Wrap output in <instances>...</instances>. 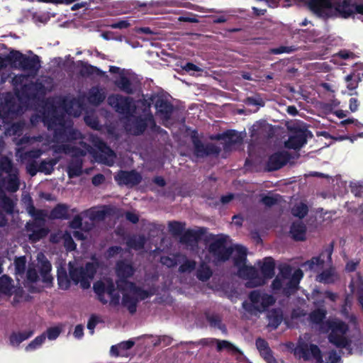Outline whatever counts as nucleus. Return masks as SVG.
I'll use <instances>...</instances> for the list:
<instances>
[{
  "label": "nucleus",
  "mask_w": 363,
  "mask_h": 363,
  "mask_svg": "<svg viewBox=\"0 0 363 363\" xmlns=\"http://www.w3.org/2000/svg\"><path fill=\"white\" fill-rule=\"evenodd\" d=\"M73 335L77 339L82 338L84 335L83 326L82 325H77L74 328Z\"/></svg>",
  "instance_id": "nucleus-56"
},
{
  "label": "nucleus",
  "mask_w": 363,
  "mask_h": 363,
  "mask_svg": "<svg viewBox=\"0 0 363 363\" xmlns=\"http://www.w3.org/2000/svg\"><path fill=\"white\" fill-rule=\"evenodd\" d=\"M303 275V272L299 269H293L289 265H281L279 273L272 284V289L275 292L291 294L298 289Z\"/></svg>",
  "instance_id": "nucleus-6"
},
{
  "label": "nucleus",
  "mask_w": 363,
  "mask_h": 363,
  "mask_svg": "<svg viewBox=\"0 0 363 363\" xmlns=\"http://www.w3.org/2000/svg\"><path fill=\"white\" fill-rule=\"evenodd\" d=\"M63 328V325L58 324L48 328L43 334H45V339L48 338L49 340H55L60 336Z\"/></svg>",
  "instance_id": "nucleus-33"
},
{
  "label": "nucleus",
  "mask_w": 363,
  "mask_h": 363,
  "mask_svg": "<svg viewBox=\"0 0 363 363\" xmlns=\"http://www.w3.org/2000/svg\"><path fill=\"white\" fill-rule=\"evenodd\" d=\"M209 255L205 258L206 261H225L231 255L234 264L238 267V275L247 281L248 287H256L265 284L274 274V262L271 257H266L262 262H257L260 272L246 264L247 250L238 245H232L228 242V238L224 235L213 237L209 246Z\"/></svg>",
  "instance_id": "nucleus-1"
},
{
  "label": "nucleus",
  "mask_w": 363,
  "mask_h": 363,
  "mask_svg": "<svg viewBox=\"0 0 363 363\" xmlns=\"http://www.w3.org/2000/svg\"><path fill=\"white\" fill-rule=\"evenodd\" d=\"M155 122L152 116L149 115L146 117L145 121L143 122L142 120L138 122L136 127L130 129V131L135 135H138L143 133L145 127H153Z\"/></svg>",
  "instance_id": "nucleus-26"
},
{
  "label": "nucleus",
  "mask_w": 363,
  "mask_h": 363,
  "mask_svg": "<svg viewBox=\"0 0 363 363\" xmlns=\"http://www.w3.org/2000/svg\"><path fill=\"white\" fill-rule=\"evenodd\" d=\"M26 55L18 51L11 52L9 58L12 61L13 64L18 67H21V64L25 60Z\"/></svg>",
  "instance_id": "nucleus-39"
},
{
  "label": "nucleus",
  "mask_w": 363,
  "mask_h": 363,
  "mask_svg": "<svg viewBox=\"0 0 363 363\" xmlns=\"http://www.w3.org/2000/svg\"><path fill=\"white\" fill-rule=\"evenodd\" d=\"M268 326L272 328H277L282 320V314L279 310L270 311L267 315Z\"/></svg>",
  "instance_id": "nucleus-30"
},
{
  "label": "nucleus",
  "mask_w": 363,
  "mask_h": 363,
  "mask_svg": "<svg viewBox=\"0 0 363 363\" xmlns=\"http://www.w3.org/2000/svg\"><path fill=\"white\" fill-rule=\"evenodd\" d=\"M108 104L116 111L123 113H128L135 106L129 98H123L119 95H112L108 98Z\"/></svg>",
  "instance_id": "nucleus-14"
},
{
  "label": "nucleus",
  "mask_w": 363,
  "mask_h": 363,
  "mask_svg": "<svg viewBox=\"0 0 363 363\" xmlns=\"http://www.w3.org/2000/svg\"><path fill=\"white\" fill-rule=\"evenodd\" d=\"M340 359V356L336 352L332 351L328 353L325 363H337Z\"/></svg>",
  "instance_id": "nucleus-50"
},
{
  "label": "nucleus",
  "mask_w": 363,
  "mask_h": 363,
  "mask_svg": "<svg viewBox=\"0 0 363 363\" xmlns=\"http://www.w3.org/2000/svg\"><path fill=\"white\" fill-rule=\"evenodd\" d=\"M110 72L118 74V78L115 79V84L119 89L127 93L132 91L131 84L128 79V71L121 69L117 67H110Z\"/></svg>",
  "instance_id": "nucleus-15"
},
{
  "label": "nucleus",
  "mask_w": 363,
  "mask_h": 363,
  "mask_svg": "<svg viewBox=\"0 0 363 363\" xmlns=\"http://www.w3.org/2000/svg\"><path fill=\"white\" fill-rule=\"evenodd\" d=\"M350 123H354L358 128H362L363 127V124L362 123H361L360 122H359L358 121H357V120H355L354 118H349V119H347V120L342 121L340 123V125H342V126H344L345 125L350 124Z\"/></svg>",
  "instance_id": "nucleus-52"
},
{
  "label": "nucleus",
  "mask_w": 363,
  "mask_h": 363,
  "mask_svg": "<svg viewBox=\"0 0 363 363\" xmlns=\"http://www.w3.org/2000/svg\"><path fill=\"white\" fill-rule=\"evenodd\" d=\"M97 264L95 262L87 263L85 269L76 267V262L69 263V274L70 279L74 284H80L83 289L90 286L94 274L96 270Z\"/></svg>",
  "instance_id": "nucleus-7"
},
{
  "label": "nucleus",
  "mask_w": 363,
  "mask_h": 363,
  "mask_svg": "<svg viewBox=\"0 0 363 363\" xmlns=\"http://www.w3.org/2000/svg\"><path fill=\"white\" fill-rule=\"evenodd\" d=\"M0 293L7 296H13V305L27 299L21 287L15 286L13 280L7 275L0 277Z\"/></svg>",
  "instance_id": "nucleus-10"
},
{
  "label": "nucleus",
  "mask_w": 363,
  "mask_h": 363,
  "mask_svg": "<svg viewBox=\"0 0 363 363\" xmlns=\"http://www.w3.org/2000/svg\"><path fill=\"white\" fill-rule=\"evenodd\" d=\"M22 142L21 143H29L30 145H33L35 144L36 142L38 141H40L41 142L42 140V137H39V138H29V137H24L22 138Z\"/></svg>",
  "instance_id": "nucleus-54"
},
{
  "label": "nucleus",
  "mask_w": 363,
  "mask_h": 363,
  "mask_svg": "<svg viewBox=\"0 0 363 363\" xmlns=\"http://www.w3.org/2000/svg\"><path fill=\"white\" fill-rule=\"evenodd\" d=\"M50 241L53 243H62L67 250L72 251L76 247L71 235L67 232L58 231L50 235Z\"/></svg>",
  "instance_id": "nucleus-18"
},
{
  "label": "nucleus",
  "mask_w": 363,
  "mask_h": 363,
  "mask_svg": "<svg viewBox=\"0 0 363 363\" xmlns=\"http://www.w3.org/2000/svg\"><path fill=\"white\" fill-rule=\"evenodd\" d=\"M351 290L352 292H355L357 290L358 291V300L359 303L361 305L362 308H363V291L362 289L360 287L356 288L355 282L352 281L350 284Z\"/></svg>",
  "instance_id": "nucleus-48"
},
{
  "label": "nucleus",
  "mask_w": 363,
  "mask_h": 363,
  "mask_svg": "<svg viewBox=\"0 0 363 363\" xmlns=\"http://www.w3.org/2000/svg\"><path fill=\"white\" fill-rule=\"evenodd\" d=\"M211 275V271L206 264H201L197 272V277L199 279L205 281Z\"/></svg>",
  "instance_id": "nucleus-42"
},
{
  "label": "nucleus",
  "mask_w": 363,
  "mask_h": 363,
  "mask_svg": "<svg viewBox=\"0 0 363 363\" xmlns=\"http://www.w3.org/2000/svg\"><path fill=\"white\" fill-rule=\"evenodd\" d=\"M33 335L34 330L31 329L13 332L9 337V345L13 347H18L23 342L29 339Z\"/></svg>",
  "instance_id": "nucleus-19"
},
{
  "label": "nucleus",
  "mask_w": 363,
  "mask_h": 363,
  "mask_svg": "<svg viewBox=\"0 0 363 363\" xmlns=\"http://www.w3.org/2000/svg\"><path fill=\"white\" fill-rule=\"evenodd\" d=\"M45 149H43V150H35V151H30L28 152V156L29 157H38L43 151H45Z\"/></svg>",
  "instance_id": "nucleus-64"
},
{
  "label": "nucleus",
  "mask_w": 363,
  "mask_h": 363,
  "mask_svg": "<svg viewBox=\"0 0 363 363\" xmlns=\"http://www.w3.org/2000/svg\"><path fill=\"white\" fill-rule=\"evenodd\" d=\"M25 60L23 61L21 67H20L24 70L35 72L40 67V60L37 55L27 57L26 55Z\"/></svg>",
  "instance_id": "nucleus-24"
},
{
  "label": "nucleus",
  "mask_w": 363,
  "mask_h": 363,
  "mask_svg": "<svg viewBox=\"0 0 363 363\" xmlns=\"http://www.w3.org/2000/svg\"><path fill=\"white\" fill-rule=\"evenodd\" d=\"M0 170L5 172L6 179L4 181V186L10 191H16L18 189L19 183L17 177L18 171L11 165V161L7 157L1 159Z\"/></svg>",
  "instance_id": "nucleus-11"
},
{
  "label": "nucleus",
  "mask_w": 363,
  "mask_h": 363,
  "mask_svg": "<svg viewBox=\"0 0 363 363\" xmlns=\"http://www.w3.org/2000/svg\"><path fill=\"white\" fill-rule=\"evenodd\" d=\"M291 212L294 216L301 218L306 215L308 207L305 203L300 202L292 208Z\"/></svg>",
  "instance_id": "nucleus-37"
},
{
  "label": "nucleus",
  "mask_w": 363,
  "mask_h": 363,
  "mask_svg": "<svg viewBox=\"0 0 363 363\" xmlns=\"http://www.w3.org/2000/svg\"><path fill=\"white\" fill-rule=\"evenodd\" d=\"M82 218L79 216H75L70 223V227L73 229L79 228L82 226Z\"/></svg>",
  "instance_id": "nucleus-51"
},
{
  "label": "nucleus",
  "mask_w": 363,
  "mask_h": 363,
  "mask_svg": "<svg viewBox=\"0 0 363 363\" xmlns=\"http://www.w3.org/2000/svg\"><path fill=\"white\" fill-rule=\"evenodd\" d=\"M99 154L96 160L107 165H112L116 157L115 153L108 147L104 143H99Z\"/></svg>",
  "instance_id": "nucleus-21"
},
{
  "label": "nucleus",
  "mask_w": 363,
  "mask_h": 363,
  "mask_svg": "<svg viewBox=\"0 0 363 363\" xmlns=\"http://www.w3.org/2000/svg\"><path fill=\"white\" fill-rule=\"evenodd\" d=\"M169 230L172 233L179 235L184 230V224L177 221L170 222L169 223Z\"/></svg>",
  "instance_id": "nucleus-43"
},
{
  "label": "nucleus",
  "mask_w": 363,
  "mask_h": 363,
  "mask_svg": "<svg viewBox=\"0 0 363 363\" xmlns=\"http://www.w3.org/2000/svg\"><path fill=\"white\" fill-rule=\"evenodd\" d=\"M28 212L30 216L35 218V223L38 225L37 229H33V225L28 223V228L29 230H33V233L29 235V238L33 242H36L47 235L48 231L46 228L41 227L45 213L42 211H35L33 206L28 207Z\"/></svg>",
  "instance_id": "nucleus-12"
},
{
  "label": "nucleus",
  "mask_w": 363,
  "mask_h": 363,
  "mask_svg": "<svg viewBox=\"0 0 363 363\" xmlns=\"http://www.w3.org/2000/svg\"><path fill=\"white\" fill-rule=\"evenodd\" d=\"M362 76L363 74H361L356 71L347 75L345 77L347 88L350 91L356 89V88L358 86L359 82L361 80Z\"/></svg>",
  "instance_id": "nucleus-27"
},
{
  "label": "nucleus",
  "mask_w": 363,
  "mask_h": 363,
  "mask_svg": "<svg viewBox=\"0 0 363 363\" xmlns=\"http://www.w3.org/2000/svg\"><path fill=\"white\" fill-rule=\"evenodd\" d=\"M259 353L267 363H279L272 356L271 350L269 347L267 350H262Z\"/></svg>",
  "instance_id": "nucleus-47"
},
{
  "label": "nucleus",
  "mask_w": 363,
  "mask_h": 363,
  "mask_svg": "<svg viewBox=\"0 0 363 363\" xmlns=\"http://www.w3.org/2000/svg\"><path fill=\"white\" fill-rule=\"evenodd\" d=\"M294 354L304 361L324 363L322 352L318 345L301 338L294 349Z\"/></svg>",
  "instance_id": "nucleus-8"
},
{
  "label": "nucleus",
  "mask_w": 363,
  "mask_h": 363,
  "mask_svg": "<svg viewBox=\"0 0 363 363\" xmlns=\"http://www.w3.org/2000/svg\"><path fill=\"white\" fill-rule=\"evenodd\" d=\"M325 316V311L320 308L312 312L309 315V318L311 323L318 325L321 323Z\"/></svg>",
  "instance_id": "nucleus-38"
},
{
  "label": "nucleus",
  "mask_w": 363,
  "mask_h": 363,
  "mask_svg": "<svg viewBox=\"0 0 363 363\" xmlns=\"http://www.w3.org/2000/svg\"><path fill=\"white\" fill-rule=\"evenodd\" d=\"M320 330L323 332H330V342L338 347L345 348L350 352L360 348L363 345V340L359 337L357 342L353 345L352 341L348 340L346 336L347 327L340 320L335 319L326 321L320 325Z\"/></svg>",
  "instance_id": "nucleus-5"
},
{
  "label": "nucleus",
  "mask_w": 363,
  "mask_h": 363,
  "mask_svg": "<svg viewBox=\"0 0 363 363\" xmlns=\"http://www.w3.org/2000/svg\"><path fill=\"white\" fill-rule=\"evenodd\" d=\"M351 302H352V300L351 298L347 296L345 299V305L343 306L342 309V313L344 314V315H347V306H350L351 305Z\"/></svg>",
  "instance_id": "nucleus-63"
},
{
  "label": "nucleus",
  "mask_w": 363,
  "mask_h": 363,
  "mask_svg": "<svg viewBox=\"0 0 363 363\" xmlns=\"http://www.w3.org/2000/svg\"><path fill=\"white\" fill-rule=\"evenodd\" d=\"M13 201L6 197L4 193L0 190V208H1L6 213H11L13 211Z\"/></svg>",
  "instance_id": "nucleus-34"
},
{
  "label": "nucleus",
  "mask_w": 363,
  "mask_h": 363,
  "mask_svg": "<svg viewBox=\"0 0 363 363\" xmlns=\"http://www.w3.org/2000/svg\"><path fill=\"white\" fill-rule=\"evenodd\" d=\"M216 345L218 352L226 350L227 352L232 354L240 352L238 348H237L234 345L227 340H216Z\"/></svg>",
  "instance_id": "nucleus-31"
},
{
  "label": "nucleus",
  "mask_w": 363,
  "mask_h": 363,
  "mask_svg": "<svg viewBox=\"0 0 363 363\" xmlns=\"http://www.w3.org/2000/svg\"><path fill=\"white\" fill-rule=\"evenodd\" d=\"M262 201L264 205L270 206L277 203L278 201V196H266L262 198Z\"/></svg>",
  "instance_id": "nucleus-49"
},
{
  "label": "nucleus",
  "mask_w": 363,
  "mask_h": 363,
  "mask_svg": "<svg viewBox=\"0 0 363 363\" xmlns=\"http://www.w3.org/2000/svg\"><path fill=\"white\" fill-rule=\"evenodd\" d=\"M116 273L118 277L116 289H114L113 282L106 279L94 284V291L102 303H109L113 305L119 303V292H121L123 295V304L128 308L130 312L133 313L135 311L137 302L152 295L155 290L152 289L147 291L140 289L133 283L127 281L125 279L133 274L132 266L127 262L118 263Z\"/></svg>",
  "instance_id": "nucleus-2"
},
{
  "label": "nucleus",
  "mask_w": 363,
  "mask_h": 363,
  "mask_svg": "<svg viewBox=\"0 0 363 363\" xmlns=\"http://www.w3.org/2000/svg\"><path fill=\"white\" fill-rule=\"evenodd\" d=\"M104 180V177L102 174H97L94 176L92 179V183L94 185L101 184Z\"/></svg>",
  "instance_id": "nucleus-60"
},
{
  "label": "nucleus",
  "mask_w": 363,
  "mask_h": 363,
  "mask_svg": "<svg viewBox=\"0 0 363 363\" xmlns=\"http://www.w3.org/2000/svg\"><path fill=\"white\" fill-rule=\"evenodd\" d=\"M288 154L285 152H279L270 156L268 161V168L275 170L281 168L288 160Z\"/></svg>",
  "instance_id": "nucleus-23"
},
{
  "label": "nucleus",
  "mask_w": 363,
  "mask_h": 363,
  "mask_svg": "<svg viewBox=\"0 0 363 363\" xmlns=\"http://www.w3.org/2000/svg\"><path fill=\"white\" fill-rule=\"evenodd\" d=\"M105 99V92L99 88H93L89 91V101L94 105H97Z\"/></svg>",
  "instance_id": "nucleus-28"
},
{
  "label": "nucleus",
  "mask_w": 363,
  "mask_h": 363,
  "mask_svg": "<svg viewBox=\"0 0 363 363\" xmlns=\"http://www.w3.org/2000/svg\"><path fill=\"white\" fill-rule=\"evenodd\" d=\"M37 267L40 271V276L38 274L35 266L33 264H29L26 273V260L25 257L16 258L13 262V273L18 284L22 282L26 287L32 290H38L40 286L38 283L42 281L46 285L52 283L53 278L50 274L52 266L45 256L40 252L37 255Z\"/></svg>",
  "instance_id": "nucleus-4"
},
{
  "label": "nucleus",
  "mask_w": 363,
  "mask_h": 363,
  "mask_svg": "<svg viewBox=\"0 0 363 363\" xmlns=\"http://www.w3.org/2000/svg\"><path fill=\"white\" fill-rule=\"evenodd\" d=\"M183 242L187 243L189 241L197 242H198V234L197 232L194 230H187L182 238Z\"/></svg>",
  "instance_id": "nucleus-41"
},
{
  "label": "nucleus",
  "mask_w": 363,
  "mask_h": 363,
  "mask_svg": "<svg viewBox=\"0 0 363 363\" xmlns=\"http://www.w3.org/2000/svg\"><path fill=\"white\" fill-rule=\"evenodd\" d=\"M115 179L120 185L134 186L140 182L141 176L135 171H121L115 176Z\"/></svg>",
  "instance_id": "nucleus-17"
},
{
  "label": "nucleus",
  "mask_w": 363,
  "mask_h": 363,
  "mask_svg": "<svg viewBox=\"0 0 363 363\" xmlns=\"http://www.w3.org/2000/svg\"><path fill=\"white\" fill-rule=\"evenodd\" d=\"M101 321L100 318L96 315H91L87 323V328L92 335L96 325Z\"/></svg>",
  "instance_id": "nucleus-46"
},
{
  "label": "nucleus",
  "mask_w": 363,
  "mask_h": 363,
  "mask_svg": "<svg viewBox=\"0 0 363 363\" xmlns=\"http://www.w3.org/2000/svg\"><path fill=\"white\" fill-rule=\"evenodd\" d=\"M129 26V23L126 21H120L112 25L113 28H125Z\"/></svg>",
  "instance_id": "nucleus-62"
},
{
  "label": "nucleus",
  "mask_w": 363,
  "mask_h": 363,
  "mask_svg": "<svg viewBox=\"0 0 363 363\" xmlns=\"http://www.w3.org/2000/svg\"><path fill=\"white\" fill-rule=\"evenodd\" d=\"M45 341V334H41L35 337L26 347L25 351L27 352H33L40 348Z\"/></svg>",
  "instance_id": "nucleus-29"
},
{
  "label": "nucleus",
  "mask_w": 363,
  "mask_h": 363,
  "mask_svg": "<svg viewBox=\"0 0 363 363\" xmlns=\"http://www.w3.org/2000/svg\"><path fill=\"white\" fill-rule=\"evenodd\" d=\"M56 104H59V106L55 105L43 118L48 129L54 130V138L57 143H62L55 148V151H63L74 156L85 155L86 151L84 150L71 148L70 144H63L64 143H71L73 140L81 138V133L72 128L71 121L67 119L65 115L58 116L59 113L65 111L69 116H79L84 109L80 101L68 98L62 101L59 100Z\"/></svg>",
  "instance_id": "nucleus-3"
},
{
  "label": "nucleus",
  "mask_w": 363,
  "mask_h": 363,
  "mask_svg": "<svg viewBox=\"0 0 363 363\" xmlns=\"http://www.w3.org/2000/svg\"><path fill=\"white\" fill-rule=\"evenodd\" d=\"M256 346L259 352L262 350H267L269 347L267 342L262 339H258L256 341Z\"/></svg>",
  "instance_id": "nucleus-53"
},
{
  "label": "nucleus",
  "mask_w": 363,
  "mask_h": 363,
  "mask_svg": "<svg viewBox=\"0 0 363 363\" xmlns=\"http://www.w3.org/2000/svg\"><path fill=\"white\" fill-rule=\"evenodd\" d=\"M359 106L358 101L356 99L352 98L350 100V109L352 112L357 111Z\"/></svg>",
  "instance_id": "nucleus-57"
},
{
  "label": "nucleus",
  "mask_w": 363,
  "mask_h": 363,
  "mask_svg": "<svg viewBox=\"0 0 363 363\" xmlns=\"http://www.w3.org/2000/svg\"><path fill=\"white\" fill-rule=\"evenodd\" d=\"M336 279L337 274L333 269L323 272L316 278L317 281L323 283H332L335 281Z\"/></svg>",
  "instance_id": "nucleus-35"
},
{
  "label": "nucleus",
  "mask_w": 363,
  "mask_h": 363,
  "mask_svg": "<svg viewBox=\"0 0 363 363\" xmlns=\"http://www.w3.org/2000/svg\"><path fill=\"white\" fill-rule=\"evenodd\" d=\"M68 173L70 177L77 176L81 173V167L77 166L75 167L73 166H69Z\"/></svg>",
  "instance_id": "nucleus-55"
},
{
  "label": "nucleus",
  "mask_w": 363,
  "mask_h": 363,
  "mask_svg": "<svg viewBox=\"0 0 363 363\" xmlns=\"http://www.w3.org/2000/svg\"><path fill=\"white\" fill-rule=\"evenodd\" d=\"M67 214V206L65 205H58L52 210L51 216L54 218H63L66 217Z\"/></svg>",
  "instance_id": "nucleus-40"
},
{
  "label": "nucleus",
  "mask_w": 363,
  "mask_h": 363,
  "mask_svg": "<svg viewBox=\"0 0 363 363\" xmlns=\"http://www.w3.org/2000/svg\"><path fill=\"white\" fill-rule=\"evenodd\" d=\"M104 216V210L97 208H91L84 213V216L89 218L91 220L103 219Z\"/></svg>",
  "instance_id": "nucleus-36"
},
{
  "label": "nucleus",
  "mask_w": 363,
  "mask_h": 363,
  "mask_svg": "<svg viewBox=\"0 0 363 363\" xmlns=\"http://www.w3.org/2000/svg\"><path fill=\"white\" fill-rule=\"evenodd\" d=\"M216 340L217 339H214V338L202 339L199 341V343L203 345H216Z\"/></svg>",
  "instance_id": "nucleus-58"
},
{
  "label": "nucleus",
  "mask_w": 363,
  "mask_h": 363,
  "mask_svg": "<svg viewBox=\"0 0 363 363\" xmlns=\"http://www.w3.org/2000/svg\"><path fill=\"white\" fill-rule=\"evenodd\" d=\"M250 302H244L243 308L250 312H263L275 302L274 298L264 292L255 290L249 295Z\"/></svg>",
  "instance_id": "nucleus-9"
},
{
  "label": "nucleus",
  "mask_w": 363,
  "mask_h": 363,
  "mask_svg": "<svg viewBox=\"0 0 363 363\" xmlns=\"http://www.w3.org/2000/svg\"><path fill=\"white\" fill-rule=\"evenodd\" d=\"M310 133L307 130H300L291 135L285 143V146L289 149H298L306 142V138Z\"/></svg>",
  "instance_id": "nucleus-16"
},
{
  "label": "nucleus",
  "mask_w": 363,
  "mask_h": 363,
  "mask_svg": "<svg viewBox=\"0 0 363 363\" xmlns=\"http://www.w3.org/2000/svg\"><path fill=\"white\" fill-rule=\"evenodd\" d=\"M145 244V240L142 237L134 238L129 240L128 245L129 247L135 249H140L143 247Z\"/></svg>",
  "instance_id": "nucleus-45"
},
{
  "label": "nucleus",
  "mask_w": 363,
  "mask_h": 363,
  "mask_svg": "<svg viewBox=\"0 0 363 363\" xmlns=\"http://www.w3.org/2000/svg\"><path fill=\"white\" fill-rule=\"evenodd\" d=\"M57 281L60 288L63 290L67 289L70 286L66 269L62 266L57 267Z\"/></svg>",
  "instance_id": "nucleus-25"
},
{
  "label": "nucleus",
  "mask_w": 363,
  "mask_h": 363,
  "mask_svg": "<svg viewBox=\"0 0 363 363\" xmlns=\"http://www.w3.org/2000/svg\"><path fill=\"white\" fill-rule=\"evenodd\" d=\"M155 108L157 110V116H159L163 121L164 125L167 126V124L165 123L167 122L168 119L170 118L172 111V106L167 101L159 99L155 103Z\"/></svg>",
  "instance_id": "nucleus-20"
},
{
  "label": "nucleus",
  "mask_w": 363,
  "mask_h": 363,
  "mask_svg": "<svg viewBox=\"0 0 363 363\" xmlns=\"http://www.w3.org/2000/svg\"><path fill=\"white\" fill-rule=\"evenodd\" d=\"M126 218L133 223H135L138 220V216L135 213L130 212L126 213Z\"/></svg>",
  "instance_id": "nucleus-61"
},
{
  "label": "nucleus",
  "mask_w": 363,
  "mask_h": 363,
  "mask_svg": "<svg viewBox=\"0 0 363 363\" xmlns=\"http://www.w3.org/2000/svg\"><path fill=\"white\" fill-rule=\"evenodd\" d=\"M184 69L187 72H199L200 71V69L196 66L195 65L192 64V63H187L185 66H184Z\"/></svg>",
  "instance_id": "nucleus-59"
},
{
  "label": "nucleus",
  "mask_w": 363,
  "mask_h": 363,
  "mask_svg": "<svg viewBox=\"0 0 363 363\" xmlns=\"http://www.w3.org/2000/svg\"><path fill=\"white\" fill-rule=\"evenodd\" d=\"M291 234L296 240H303L305 238L306 228L302 223H294L291 228Z\"/></svg>",
  "instance_id": "nucleus-32"
},
{
  "label": "nucleus",
  "mask_w": 363,
  "mask_h": 363,
  "mask_svg": "<svg viewBox=\"0 0 363 363\" xmlns=\"http://www.w3.org/2000/svg\"><path fill=\"white\" fill-rule=\"evenodd\" d=\"M322 264V260H320L318 257H314L311 259L310 261L304 263L303 267L306 269L316 271L319 269V267Z\"/></svg>",
  "instance_id": "nucleus-44"
},
{
  "label": "nucleus",
  "mask_w": 363,
  "mask_h": 363,
  "mask_svg": "<svg viewBox=\"0 0 363 363\" xmlns=\"http://www.w3.org/2000/svg\"><path fill=\"white\" fill-rule=\"evenodd\" d=\"M134 345L135 341L133 340L121 342L111 347L110 354L111 356L114 357H128L129 355L128 350L131 349Z\"/></svg>",
  "instance_id": "nucleus-22"
},
{
  "label": "nucleus",
  "mask_w": 363,
  "mask_h": 363,
  "mask_svg": "<svg viewBox=\"0 0 363 363\" xmlns=\"http://www.w3.org/2000/svg\"><path fill=\"white\" fill-rule=\"evenodd\" d=\"M161 262L168 267H172L179 264H181L179 270L182 272H191L195 267L194 262L187 260L185 257L181 255H172L170 256L162 257L161 258Z\"/></svg>",
  "instance_id": "nucleus-13"
}]
</instances>
